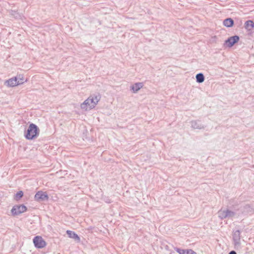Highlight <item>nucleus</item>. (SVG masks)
<instances>
[{
    "label": "nucleus",
    "mask_w": 254,
    "mask_h": 254,
    "mask_svg": "<svg viewBox=\"0 0 254 254\" xmlns=\"http://www.w3.org/2000/svg\"><path fill=\"white\" fill-rule=\"evenodd\" d=\"M100 100V97L97 95L89 96L80 105V108L84 111L91 110L97 105Z\"/></svg>",
    "instance_id": "f257e3e1"
},
{
    "label": "nucleus",
    "mask_w": 254,
    "mask_h": 254,
    "mask_svg": "<svg viewBox=\"0 0 254 254\" xmlns=\"http://www.w3.org/2000/svg\"><path fill=\"white\" fill-rule=\"evenodd\" d=\"M39 132V130L37 126L32 123L30 124L25 136L28 139H32L38 136Z\"/></svg>",
    "instance_id": "f03ea898"
},
{
    "label": "nucleus",
    "mask_w": 254,
    "mask_h": 254,
    "mask_svg": "<svg viewBox=\"0 0 254 254\" xmlns=\"http://www.w3.org/2000/svg\"><path fill=\"white\" fill-rule=\"evenodd\" d=\"M235 214L234 211L229 209H221L218 212V215L221 219H224L226 218L232 219L235 216Z\"/></svg>",
    "instance_id": "7ed1b4c3"
},
{
    "label": "nucleus",
    "mask_w": 254,
    "mask_h": 254,
    "mask_svg": "<svg viewBox=\"0 0 254 254\" xmlns=\"http://www.w3.org/2000/svg\"><path fill=\"white\" fill-rule=\"evenodd\" d=\"M33 243L35 247L38 249H42L46 247V242L41 236H36L33 239Z\"/></svg>",
    "instance_id": "20e7f679"
},
{
    "label": "nucleus",
    "mask_w": 254,
    "mask_h": 254,
    "mask_svg": "<svg viewBox=\"0 0 254 254\" xmlns=\"http://www.w3.org/2000/svg\"><path fill=\"white\" fill-rule=\"evenodd\" d=\"M27 208L24 205H15L14 206L11 211L13 215H18L26 211Z\"/></svg>",
    "instance_id": "39448f33"
},
{
    "label": "nucleus",
    "mask_w": 254,
    "mask_h": 254,
    "mask_svg": "<svg viewBox=\"0 0 254 254\" xmlns=\"http://www.w3.org/2000/svg\"><path fill=\"white\" fill-rule=\"evenodd\" d=\"M239 37L238 36L230 37L225 41L224 46L225 47H232L235 43L239 41Z\"/></svg>",
    "instance_id": "423d86ee"
},
{
    "label": "nucleus",
    "mask_w": 254,
    "mask_h": 254,
    "mask_svg": "<svg viewBox=\"0 0 254 254\" xmlns=\"http://www.w3.org/2000/svg\"><path fill=\"white\" fill-rule=\"evenodd\" d=\"M241 233L239 230H236L233 232V240L234 245L236 247H240L241 243Z\"/></svg>",
    "instance_id": "0eeeda50"
},
{
    "label": "nucleus",
    "mask_w": 254,
    "mask_h": 254,
    "mask_svg": "<svg viewBox=\"0 0 254 254\" xmlns=\"http://www.w3.org/2000/svg\"><path fill=\"white\" fill-rule=\"evenodd\" d=\"M35 199L37 201H42L48 199V196L46 192L38 191L35 195Z\"/></svg>",
    "instance_id": "6e6552de"
},
{
    "label": "nucleus",
    "mask_w": 254,
    "mask_h": 254,
    "mask_svg": "<svg viewBox=\"0 0 254 254\" xmlns=\"http://www.w3.org/2000/svg\"><path fill=\"white\" fill-rule=\"evenodd\" d=\"M144 86V84L142 82H136L132 84L130 86V89L133 93H136L138 91L141 89Z\"/></svg>",
    "instance_id": "1a4fd4ad"
},
{
    "label": "nucleus",
    "mask_w": 254,
    "mask_h": 254,
    "mask_svg": "<svg viewBox=\"0 0 254 254\" xmlns=\"http://www.w3.org/2000/svg\"><path fill=\"white\" fill-rule=\"evenodd\" d=\"M5 84L8 87H14L18 85L17 78L14 77L6 80Z\"/></svg>",
    "instance_id": "9d476101"
},
{
    "label": "nucleus",
    "mask_w": 254,
    "mask_h": 254,
    "mask_svg": "<svg viewBox=\"0 0 254 254\" xmlns=\"http://www.w3.org/2000/svg\"><path fill=\"white\" fill-rule=\"evenodd\" d=\"M191 127L193 129H203L204 127L202 125L199 121H192L190 123Z\"/></svg>",
    "instance_id": "9b49d317"
},
{
    "label": "nucleus",
    "mask_w": 254,
    "mask_h": 254,
    "mask_svg": "<svg viewBox=\"0 0 254 254\" xmlns=\"http://www.w3.org/2000/svg\"><path fill=\"white\" fill-rule=\"evenodd\" d=\"M66 234L69 238L73 239L74 240L77 241V242L80 241V238L74 232L70 230H67Z\"/></svg>",
    "instance_id": "f8f14e48"
},
{
    "label": "nucleus",
    "mask_w": 254,
    "mask_h": 254,
    "mask_svg": "<svg viewBox=\"0 0 254 254\" xmlns=\"http://www.w3.org/2000/svg\"><path fill=\"white\" fill-rule=\"evenodd\" d=\"M234 24V21L231 18H227L225 19L223 21V24L228 27H230L233 26Z\"/></svg>",
    "instance_id": "ddd939ff"
},
{
    "label": "nucleus",
    "mask_w": 254,
    "mask_h": 254,
    "mask_svg": "<svg viewBox=\"0 0 254 254\" xmlns=\"http://www.w3.org/2000/svg\"><path fill=\"white\" fill-rule=\"evenodd\" d=\"M254 27V23L251 20H248L245 22V28L251 30Z\"/></svg>",
    "instance_id": "4468645a"
},
{
    "label": "nucleus",
    "mask_w": 254,
    "mask_h": 254,
    "mask_svg": "<svg viewBox=\"0 0 254 254\" xmlns=\"http://www.w3.org/2000/svg\"><path fill=\"white\" fill-rule=\"evenodd\" d=\"M196 80L198 83H202L204 80V76L201 73H198L196 75Z\"/></svg>",
    "instance_id": "2eb2a0df"
},
{
    "label": "nucleus",
    "mask_w": 254,
    "mask_h": 254,
    "mask_svg": "<svg viewBox=\"0 0 254 254\" xmlns=\"http://www.w3.org/2000/svg\"><path fill=\"white\" fill-rule=\"evenodd\" d=\"M16 77L17 78V82L18 85L22 84L24 83L25 82L27 81V80L24 79V76L22 74H19L17 75Z\"/></svg>",
    "instance_id": "dca6fc26"
},
{
    "label": "nucleus",
    "mask_w": 254,
    "mask_h": 254,
    "mask_svg": "<svg viewBox=\"0 0 254 254\" xmlns=\"http://www.w3.org/2000/svg\"><path fill=\"white\" fill-rule=\"evenodd\" d=\"M23 192L22 191H19L16 193V194L15 195L14 198L16 200H19L23 196Z\"/></svg>",
    "instance_id": "f3484780"
},
{
    "label": "nucleus",
    "mask_w": 254,
    "mask_h": 254,
    "mask_svg": "<svg viewBox=\"0 0 254 254\" xmlns=\"http://www.w3.org/2000/svg\"><path fill=\"white\" fill-rule=\"evenodd\" d=\"M177 252H178L179 254H186L187 250L181 249L179 248H177L176 249Z\"/></svg>",
    "instance_id": "a211bd4d"
},
{
    "label": "nucleus",
    "mask_w": 254,
    "mask_h": 254,
    "mask_svg": "<svg viewBox=\"0 0 254 254\" xmlns=\"http://www.w3.org/2000/svg\"><path fill=\"white\" fill-rule=\"evenodd\" d=\"M186 254H196V253H195L191 250H187L186 251Z\"/></svg>",
    "instance_id": "6ab92c4d"
},
{
    "label": "nucleus",
    "mask_w": 254,
    "mask_h": 254,
    "mask_svg": "<svg viewBox=\"0 0 254 254\" xmlns=\"http://www.w3.org/2000/svg\"><path fill=\"white\" fill-rule=\"evenodd\" d=\"M229 254H237L236 252L234 251H231Z\"/></svg>",
    "instance_id": "aec40b11"
}]
</instances>
